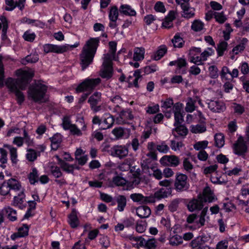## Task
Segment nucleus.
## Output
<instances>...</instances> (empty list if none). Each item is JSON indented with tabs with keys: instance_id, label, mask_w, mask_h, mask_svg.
Wrapping results in <instances>:
<instances>
[{
	"instance_id": "cd10ccee",
	"label": "nucleus",
	"mask_w": 249,
	"mask_h": 249,
	"mask_svg": "<svg viewBox=\"0 0 249 249\" xmlns=\"http://www.w3.org/2000/svg\"><path fill=\"white\" fill-rule=\"evenodd\" d=\"M176 128L173 129L172 133L175 137L177 136L174 133V131H176L177 133L181 136L185 137L188 133L187 128L183 125L181 124L175 126Z\"/></svg>"
},
{
	"instance_id": "6e6d98bb",
	"label": "nucleus",
	"mask_w": 249,
	"mask_h": 249,
	"mask_svg": "<svg viewBox=\"0 0 249 249\" xmlns=\"http://www.w3.org/2000/svg\"><path fill=\"white\" fill-rule=\"evenodd\" d=\"M208 144V142L207 141L198 142L194 144V147L197 150L203 149L207 147Z\"/></svg>"
},
{
	"instance_id": "8fccbe9b",
	"label": "nucleus",
	"mask_w": 249,
	"mask_h": 249,
	"mask_svg": "<svg viewBox=\"0 0 249 249\" xmlns=\"http://www.w3.org/2000/svg\"><path fill=\"white\" fill-rule=\"evenodd\" d=\"M51 172L55 178H59L62 176V173L61 172L59 167L56 166H52Z\"/></svg>"
},
{
	"instance_id": "6ab92c4d",
	"label": "nucleus",
	"mask_w": 249,
	"mask_h": 249,
	"mask_svg": "<svg viewBox=\"0 0 249 249\" xmlns=\"http://www.w3.org/2000/svg\"><path fill=\"white\" fill-rule=\"evenodd\" d=\"M172 194L171 187L162 188L155 193V197L158 199L167 197Z\"/></svg>"
},
{
	"instance_id": "58836bf2",
	"label": "nucleus",
	"mask_w": 249,
	"mask_h": 249,
	"mask_svg": "<svg viewBox=\"0 0 249 249\" xmlns=\"http://www.w3.org/2000/svg\"><path fill=\"white\" fill-rule=\"evenodd\" d=\"M8 194L11 195L10 189L8 184V181L3 182L0 186V195L5 196Z\"/></svg>"
},
{
	"instance_id": "a211bd4d",
	"label": "nucleus",
	"mask_w": 249,
	"mask_h": 249,
	"mask_svg": "<svg viewBox=\"0 0 249 249\" xmlns=\"http://www.w3.org/2000/svg\"><path fill=\"white\" fill-rule=\"evenodd\" d=\"M137 215L141 218H145L151 214L150 209L146 206H141L136 209Z\"/></svg>"
},
{
	"instance_id": "4d7b16f0",
	"label": "nucleus",
	"mask_w": 249,
	"mask_h": 249,
	"mask_svg": "<svg viewBox=\"0 0 249 249\" xmlns=\"http://www.w3.org/2000/svg\"><path fill=\"white\" fill-rule=\"evenodd\" d=\"M130 197L134 202L142 203L143 196L141 194H132L130 195Z\"/></svg>"
},
{
	"instance_id": "1a4fd4ad",
	"label": "nucleus",
	"mask_w": 249,
	"mask_h": 249,
	"mask_svg": "<svg viewBox=\"0 0 249 249\" xmlns=\"http://www.w3.org/2000/svg\"><path fill=\"white\" fill-rule=\"evenodd\" d=\"M110 154L122 159L125 157L128 153V149L122 146L116 145L110 149Z\"/></svg>"
},
{
	"instance_id": "4be33fe9",
	"label": "nucleus",
	"mask_w": 249,
	"mask_h": 249,
	"mask_svg": "<svg viewBox=\"0 0 249 249\" xmlns=\"http://www.w3.org/2000/svg\"><path fill=\"white\" fill-rule=\"evenodd\" d=\"M175 12L174 11H171L168 16L165 18L162 25L166 28H170L173 26V20L175 18Z\"/></svg>"
},
{
	"instance_id": "5fc2aeb1",
	"label": "nucleus",
	"mask_w": 249,
	"mask_h": 249,
	"mask_svg": "<svg viewBox=\"0 0 249 249\" xmlns=\"http://www.w3.org/2000/svg\"><path fill=\"white\" fill-rule=\"evenodd\" d=\"M112 133L114 135L116 139H120L124 136V130L123 128L119 127L113 129Z\"/></svg>"
},
{
	"instance_id": "39448f33",
	"label": "nucleus",
	"mask_w": 249,
	"mask_h": 249,
	"mask_svg": "<svg viewBox=\"0 0 249 249\" xmlns=\"http://www.w3.org/2000/svg\"><path fill=\"white\" fill-rule=\"evenodd\" d=\"M101 80L99 78L95 79H86L83 82L78 85L76 90L77 92H83L84 91H89V93H90L101 83Z\"/></svg>"
},
{
	"instance_id": "e2e57ef3",
	"label": "nucleus",
	"mask_w": 249,
	"mask_h": 249,
	"mask_svg": "<svg viewBox=\"0 0 249 249\" xmlns=\"http://www.w3.org/2000/svg\"><path fill=\"white\" fill-rule=\"evenodd\" d=\"M230 71L229 69L226 66H224L222 67L221 71L220 73V75L221 79H225V80H228V74H230Z\"/></svg>"
},
{
	"instance_id": "20e7f679",
	"label": "nucleus",
	"mask_w": 249,
	"mask_h": 249,
	"mask_svg": "<svg viewBox=\"0 0 249 249\" xmlns=\"http://www.w3.org/2000/svg\"><path fill=\"white\" fill-rule=\"evenodd\" d=\"M188 177L182 173H177L174 183V189L177 192H182L188 190L190 184Z\"/></svg>"
},
{
	"instance_id": "774afa93",
	"label": "nucleus",
	"mask_w": 249,
	"mask_h": 249,
	"mask_svg": "<svg viewBox=\"0 0 249 249\" xmlns=\"http://www.w3.org/2000/svg\"><path fill=\"white\" fill-rule=\"evenodd\" d=\"M154 9L157 12L161 13H164L166 11L163 3L160 1H158L156 3L154 6Z\"/></svg>"
},
{
	"instance_id": "7c9ffc66",
	"label": "nucleus",
	"mask_w": 249,
	"mask_h": 249,
	"mask_svg": "<svg viewBox=\"0 0 249 249\" xmlns=\"http://www.w3.org/2000/svg\"><path fill=\"white\" fill-rule=\"evenodd\" d=\"M133 115L132 114L131 112L129 110H122L120 114V116L117 120L120 123L121 121L123 123V120H131L133 119Z\"/></svg>"
},
{
	"instance_id": "7ed1b4c3",
	"label": "nucleus",
	"mask_w": 249,
	"mask_h": 249,
	"mask_svg": "<svg viewBox=\"0 0 249 249\" xmlns=\"http://www.w3.org/2000/svg\"><path fill=\"white\" fill-rule=\"evenodd\" d=\"M47 88V86L40 81H35L34 83L30 85L28 88V98L33 100L35 102H42Z\"/></svg>"
},
{
	"instance_id": "864d4df0",
	"label": "nucleus",
	"mask_w": 249,
	"mask_h": 249,
	"mask_svg": "<svg viewBox=\"0 0 249 249\" xmlns=\"http://www.w3.org/2000/svg\"><path fill=\"white\" fill-rule=\"evenodd\" d=\"M112 181L117 186H124L126 183V180L124 178L118 176L114 177Z\"/></svg>"
},
{
	"instance_id": "a18cd8bd",
	"label": "nucleus",
	"mask_w": 249,
	"mask_h": 249,
	"mask_svg": "<svg viewBox=\"0 0 249 249\" xmlns=\"http://www.w3.org/2000/svg\"><path fill=\"white\" fill-rule=\"evenodd\" d=\"M209 71L210 76L213 79H215L218 76V70L216 66L212 65L209 67Z\"/></svg>"
},
{
	"instance_id": "2eb2a0df",
	"label": "nucleus",
	"mask_w": 249,
	"mask_h": 249,
	"mask_svg": "<svg viewBox=\"0 0 249 249\" xmlns=\"http://www.w3.org/2000/svg\"><path fill=\"white\" fill-rule=\"evenodd\" d=\"M180 6L183 11L182 14L183 17L190 18L195 16V9L191 7L189 3H181Z\"/></svg>"
},
{
	"instance_id": "dca6fc26",
	"label": "nucleus",
	"mask_w": 249,
	"mask_h": 249,
	"mask_svg": "<svg viewBox=\"0 0 249 249\" xmlns=\"http://www.w3.org/2000/svg\"><path fill=\"white\" fill-rule=\"evenodd\" d=\"M190 244L193 249H210V248L205 244L203 238L199 236L193 240Z\"/></svg>"
},
{
	"instance_id": "ea45409f",
	"label": "nucleus",
	"mask_w": 249,
	"mask_h": 249,
	"mask_svg": "<svg viewBox=\"0 0 249 249\" xmlns=\"http://www.w3.org/2000/svg\"><path fill=\"white\" fill-rule=\"evenodd\" d=\"M182 237L178 234L175 235L171 237L169 240V243L172 246H178L182 244Z\"/></svg>"
},
{
	"instance_id": "13d9d810",
	"label": "nucleus",
	"mask_w": 249,
	"mask_h": 249,
	"mask_svg": "<svg viewBox=\"0 0 249 249\" xmlns=\"http://www.w3.org/2000/svg\"><path fill=\"white\" fill-rule=\"evenodd\" d=\"M114 57L111 54L109 53L105 54L103 65L112 66V59Z\"/></svg>"
},
{
	"instance_id": "bf43d9fd",
	"label": "nucleus",
	"mask_w": 249,
	"mask_h": 249,
	"mask_svg": "<svg viewBox=\"0 0 249 249\" xmlns=\"http://www.w3.org/2000/svg\"><path fill=\"white\" fill-rule=\"evenodd\" d=\"M157 149L160 153H167L169 150V146L164 142L157 145Z\"/></svg>"
},
{
	"instance_id": "f03ea898",
	"label": "nucleus",
	"mask_w": 249,
	"mask_h": 249,
	"mask_svg": "<svg viewBox=\"0 0 249 249\" xmlns=\"http://www.w3.org/2000/svg\"><path fill=\"white\" fill-rule=\"evenodd\" d=\"M99 38H91L86 42L80 54V64L84 71L90 65L99 46Z\"/></svg>"
},
{
	"instance_id": "b1692460",
	"label": "nucleus",
	"mask_w": 249,
	"mask_h": 249,
	"mask_svg": "<svg viewBox=\"0 0 249 249\" xmlns=\"http://www.w3.org/2000/svg\"><path fill=\"white\" fill-rule=\"evenodd\" d=\"M167 48L164 45L160 46L155 53L152 56V58L155 60H160L167 53Z\"/></svg>"
},
{
	"instance_id": "f257e3e1",
	"label": "nucleus",
	"mask_w": 249,
	"mask_h": 249,
	"mask_svg": "<svg viewBox=\"0 0 249 249\" xmlns=\"http://www.w3.org/2000/svg\"><path fill=\"white\" fill-rule=\"evenodd\" d=\"M34 73L31 71H22L17 79L8 78L5 81V85L11 92L14 93L18 104L21 105L25 100L23 93L20 91L24 90L31 81Z\"/></svg>"
},
{
	"instance_id": "052dcab7",
	"label": "nucleus",
	"mask_w": 249,
	"mask_h": 249,
	"mask_svg": "<svg viewBox=\"0 0 249 249\" xmlns=\"http://www.w3.org/2000/svg\"><path fill=\"white\" fill-rule=\"evenodd\" d=\"M73 124H71L70 118L65 117L63 119L62 126L65 130H69Z\"/></svg>"
},
{
	"instance_id": "69168bd1",
	"label": "nucleus",
	"mask_w": 249,
	"mask_h": 249,
	"mask_svg": "<svg viewBox=\"0 0 249 249\" xmlns=\"http://www.w3.org/2000/svg\"><path fill=\"white\" fill-rule=\"evenodd\" d=\"M156 243L154 238L149 239L146 241V248L148 249H155L157 247Z\"/></svg>"
},
{
	"instance_id": "c03bdc74",
	"label": "nucleus",
	"mask_w": 249,
	"mask_h": 249,
	"mask_svg": "<svg viewBox=\"0 0 249 249\" xmlns=\"http://www.w3.org/2000/svg\"><path fill=\"white\" fill-rule=\"evenodd\" d=\"M227 46L228 43L225 41H222L219 44L217 49L218 56H221L223 55L224 52L227 49Z\"/></svg>"
},
{
	"instance_id": "4468645a",
	"label": "nucleus",
	"mask_w": 249,
	"mask_h": 249,
	"mask_svg": "<svg viewBox=\"0 0 249 249\" xmlns=\"http://www.w3.org/2000/svg\"><path fill=\"white\" fill-rule=\"evenodd\" d=\"M203 207V201L201 198L198 196V199H194L190 201L187 205L188 210L190 212L195 210H200Z\"/></svg>"
},
{
	"instance_id": "f8f14e48",
	"label": "nucleus",
	"mask_w": 249,
	"mask_h": 249,
	"mask_svg": "<svg viewBox=\"0 0 249 249\" xmlns=\"http://www.w3.org/2000/svg\"><path fill=\"white\" fill-rule=\"evenodd\" d=\"M8 184L10 189V192L12 195L24 191V189L22 187L20 182L15 178H10L8 180Z\"/></svg>"
},
{
	"instance_id": "37998d69",
	"label": "nucleus",
	"mask_w": 249,
	"mask_h": 249,
	"mask_svg": "<svg viewBox=\"0 0 249 249\" xmlns=\"http://www.w3.org/2000/svg\"><path fill=\"white\" fill-rule=\"evenodd\" d=\"M119 12L116 6L112 7L109 12V19H117L118 18Z\"/></svg>"
},
{
	"instance_id": "c9c22d12",
	"label": "nucleus",
	"mask_w": 249,
	"mask_h": 249,
	"mask_svg": "<svg viewBox=\"0 0 249 249\" xmlns=\"http://www.w3.org/2000/svg\"><path fill=\"white\" fill-rule=\"evenodd\" d=\"M248 42V39L246 38H243L239 44L236 45L232 49V52L235 54H237L239 52L243 51L245 48V45Z\"/></svg>"
},
{
	"instance_id": "de8ad7c7",
	"label": "nucleus",
	"mask_w": 249,
	"mask_h": 249,
	"mask_svg": "<svg viewBox=\"0 0 249 249\" xmlns=\"http://www.w3.org/2000/svg\"><path fill=\"white\" fill-rule=\"evenodd\" d=\"M36 36L35 33H31L29 31H26L23 35V38L24 40L29 42H33L35 40Z\"/></svg>"
},
{
	"instance_id": "79ce46f5",
	"label": "nucleus",
	"mask_w": 249,
	"mask_h": 249,
	"mask_svg": "<svg viewBox=\"0 0 249 249\" xmlns=\"http://www.w3.org/2000/svg\"><path fill=\"white\" fill-rule=\"evenodd\" d=\"M204 27V24L200 20H195L191 26V28L195 32H198L202 30Z\"/></svg>"
},
{
	"instance_id": "603ef678",
	"label": "nucleus",
	"mask_w": 249,
	"mask_h": 249,
	"mask_svg": "<svg viewBox=\"0 0 249 249\" xmlns=\"http://www.w3.org/2000/svg\"><path fill=\"white\" fill-rule=\"evenodd\" d=\"M179 203V199H174L170 203L168 206V209L170 212H174L177 210Z\"/></svg>"
},
{
	"instance_id": "ddd939ff",
	"label": "nucleus",
	"mask_w": 249,
	"mask_h": 249,
	"mask_svg": "<svg viewBox=\"0 0 249 249\" xmlns=\"http://www.w3.org/2000/svg\"><path fill=\"white\" fill-rule=\"evenodd\" d=\"M26 0H18V1L15 2L14 0H5L6 4L9 7H6L5 9L6 11H12L16 7H18L19 10L22 11L25 6Z\"/></svg>"
},
{
	"instance_id": "49530a36",
	"label": "nucleus",
	"mask_w": 249,
	"mask_h": 249,
	"mask_svg": "<svg viewBox=\"0 0 249 249\" xmlns=\"http://www.w3.org/2000/svg\"><path fill=\"white\" fill-rule=\"evenodd\" d=\"M29 228L27 224H23L22 226L18 229V232L19 233L22 237H25L28 235Z\"/></svg>"
},
{
	"instance_id": "0e129e2a",
	"label": "nucleus",
	"mask_w": 249,
	"mask_h": 249,
	"mask_svg": "<svg viewBox=\"0 0 249 249\" xmlns=\"http://www.w3.org/2000/svg\"><path fill=\"white\" fill-rule=\"evenodd\" d=\"M175 122L174 126L181 124L183 121V116L180 113H177L174 114Z\"/></svg>"
},
{
	"instance_id": "f704fd0d",
	"label": "nucleus",
	"mask_w": 249,
	"mask_h": 249,
	"mask_svg": "<svg viewBox=\"0 0 249 249\" xmlns=\"http://www.w3.org/2000/svg\"><path fill=\"white\" fill-rule=\"evenodd\" d=\"M215 145L221 148L225 143L224 136L222 133H217L214 136Z\"/></svg>"
},
{
	"instance_id": "6e6552de",
	"label": "nucleus",
	"mask_w": 249,
	"mask_h": 249,
	"mask_svg": "<svg viewBox=\"0 0 249 249\" xmlns=\"http://www.w3.org/2000/svg\"><path fill=\"white\" fill-rule=\"evenodd\" d=\"M69 48L68 45L57 46L52 44H45L43 46L44 51L46 53L53 52L55 53H63L66 52Z\"/></svg>"
},
{
	"instance_id": "a19ab883",
	"label": "nucleus",
	"mask_w": 249,
	"mask_h": 249,
	"mask_svg": "<svg viewBox=\"0 0 249 249\" xmlns=\"http://www.w3.org/2000/svg\"><path fill=\"white\" fill-rule=\"evenodd\" d=\"M172 42L174 47L181 48L183 46L184 42L183 39L178 35H175L172 39Z\"/></svg>"
},
{
	"instance_id": "338daca9",
	"label": "nucleus",
	"mask_w": 249,
	"mask_h": 249,
	"mask_svg": "<svg viewBox=\"0 0 249 249\" xmlns=\"http://www.w3.org/2000/svg\"><path fill=\"white\" fill-rule=\"evenodd\" d=\"M129 144L131 145L133 151L135 152L137 151L139 149L140 146L139 141L136 138L133 139Z\"/></svg>"
},
{
	"instance_id": "473e14b6",
	"label": "nucleus",
	"mask_w": 249,
	"mask_h": 249,
	"mask_svg": "<svg viewBox=\"0 0 249 249\" xmlns=\"http://www.w3.org/2000/svg\"><path fill=\"white\" fill-rule=\"evenodd\" d=\"M28 179L31 184L34 185L38 181L39 177L37 169L34 168L32 171L28 175Z\"/></svg>"
},
{
	"instance_id": "bb28decb",
	"label": "nucleus",
	"mask_w": 249,
	"mask_h": 249,
	"mask_svg": "<svg viewBox=\"0 0 249 249\" xmlns=\"http://www.w3.org/2000/svg\"><path fill=\"white\" fill-rule=\"evenodd\" d=\"M3 212L5 213L9 220L15 221L17 219L16 211L10 207H5L3 210Z\"/></svg>"
},
{
	"instance_id": "3c124183",
	"label": "nucleus",
	"mask_w": 249,
	"mask_h": 249,
	"mask_svg": "<svg viewBox=\"0 0 249 249\" xmlns=\"http://www.w3.org/2000/svg\"><path fill=\"white\" fill-rule=\"evenodd\" d=\"M214 18L216 21L220 24L223 23L227 20V18L223 12H215Z\"/></svg>"
},
{
	"instance_id": "2f4dec72",
	"label": "nucleus",
	"mask_w": 249,
	"mask_h": 249,
	"mask_svg": "<svg viewBox=\"0 0 249 249\" xmlns=\"http://www.w3.org/2000/svg\"><path fill=\"white\" fill-rule=\"evenodd\" d=\"M145 50L143 48H137L135 49L133 59L136 61H141L144 58Z\"/></svg>"
},
{
	"instance_id": "e433bc0d",
	"label": "nucleus",
	"mask_w": 249,
	"mask_h": 249,
	"mask_svg": "<svg viewBox=\"0 0 249 249\" xmlns=\"http://www.w3.org/2000/svg\"><path fill=\"white\" fill-rule=\"evenodd\" d=\"M38 59L39 58L37 54H30V55H27L24 59L22 60V63L24 65L27 64V63H36L38 61Z\"/></svg>"
},
{
	"instance_id": "a878e982",
	"label": "nucleus",
	"mask_w": 249,
	"mask_h": 249,
	"mask_svg": "<svg viewBox=\"0 0 249 249\" xmlns=\"http://www.w3.org/2000/svg\"><path fill=\"white\" fill-rule=\"evenodd\" d=\"M116 201L117 203V210L119 212L124 211L126 206V197L123 195H120L117 197Z\"/></svg>"
},
{
	"instance_id": "393cba45",
	"label": "nucleus",
	"mask_w": 249,
	"mask_h": 249,
	"mask_svg": "<svg viewBox=\"0 0 249 249\" xmlns=\"http://www.w3.org/2000/svg\"><path fill=\"white\" fill-rule=\"evenodd\" d=\"M14 195V200L12 203V205L17 206L18 204L23 203L25 197L24 191H22V192L15 194Z\"/></svg>"
},
{
	"instance_id": "680f3d73",
	"label": "nucleus",
	"mask_w": 249,
	"mask_h": 249,
	"mask_svg": "<svg viewBox=\"0 0 249 249\" xmlns=\"http://www.w3.org/2000/svg\"><path fill=\"white\" fill-rule=\"evenodd\" d=\"M152 160L151 159H146L143 160L141 162V166L142 170H147L149 168H152L151 167V163Z\"/></svg>"
},
{
	"instance_id": "9b49d317",
	"label": "nucleus",
	"mask_w": 249,
	"mask_h": 249,
	"mask_svg": "<svg viewBox=\"0 0 249 249\" xmlns=\"http://www.w3.org/2000/svg\"><path fill=\"white\" fill-rule=\"evenodd\" d=\"M207 101L209 108L213 112H220L223 111L226 108L225 105L222 102L213 100Z\"/></svg>"
},
{
	"instance_id": "0eeeda50",
	"label": "nucleus",
	"mask_w": 249,
	"mask_h": 249,
	"mask_svg": "<svg viewBox=\"0 0 249 249\" xmlns=\"http://www.w3.org/2000/svg\"><path fill=\"white\" fill-rule=\"evenodd\" d=\"M234 153L238 155H244L247 151V146L242 137L238 138L233 145Z\"/></svg>"
},
{
	"instance_id": "5701e85b",
	"label": "nucleus",
	"mask_w": 249,
	"mask_h": 249,
	"mask_svg": "<svg viewBox=\"0 0 249 249\" xmlns=\"http://www.w3.org/2000/svg\"><path fill=\"white\" fill-rule=\"evenodd\" d=\"M121 14H123L126 16H135L136 15V11L132 9L130 6L125 4L122 5L119 9Z\"/></svg>"
},
{
	"instance_id": "09e8293b",
	"label": "nucleus",
	"mask_w": 249,
	"mask_h": 249,
	"mask_svg": "<svg viewBox=\"0 0 249 249\" xmlns=\"http://www.w3.org/2000/svg\"><path fill=\"white\" fill-rule=\"evenodd\" d=\"M27 152L26 158L29 161H33L36 160L37 155L35 150L32 149H30L27 150Z\"/></svg>"
},
{
	"instance_id": "412c9836",
	"label": "nucleus",
	"mask_w": 249,
	"mask_h": 249,
	"mask_svg": "<svg viewBox=\"0 0 249 249\" xmlns=\"http://www.w3.org/2000/svg\"><path fill=\"white\" fill-rule=\"evenodd\" d=\"M103 68L100 71V76L103 78L108 79L112 76L113 68L112 66L103 65Z\"/></svg>"
},
{
	"instance_id": "aec40b11",
	"label": "nucleus",
	"mask_w": 249,
	"mask_h": 249,
	"mask_svg": "<svg viewBox=\"0 0 249 249\" xmlns=\"http://www.w3.org/2000/svg\"><path fill=\"white\" fill-rule=\"evenodd\" d=\"M51 141V147L52 150H56L59 147L62 142V136L60 134L56 133L53 137L50 138Z\"/></svg>"
},
{
	"instance_id": "f3484780",
	"label": "nucleus",
	"mask_w": 249,
	"mask_h": 249,
	"mask_svg": "<svg viewBox=\"0 0 249 249\" xmlns=\"http://www.w3.org/2000/svg\"><path fill=\"white\" fill-rule=\"evenodd\" d=\"M199 196L203 202H212L214 198L213 193L209 187H206L203 190L202 196L200 195Z\"/></svg>"
},
{
	"instance_id": "c85d7f7f",
	"label": "nucleus",
	"mask_w": 249,
	"mask_h": 249,
	"mask_svg": "<svg viewBox=\"0 0 249 249\" xmlns=\"http://www.w3.org/2000/svg\"><path fill=\"white\" fill-rule=\"evenodd\" d=\"M190 131L195 134L203 133L206 131V126L203 124L192 125L190 126Z\"/></svg>"
},
{
	"instance_id": "4c0bfd02",
	"label": "nucleus",
	"mask_w": 249,
	"mask_h": 249,
	"mask_svg": "<svg viewBox=\"0 0 249 249\" xmlns=\"http://www.w3.org/2000/svg\"><path fill=\"white\" fill-rule=\"evenodd\" d=\"M69 218V222L71 227L72 228L77 227L78 224V220L75 211H72Z\"/></svg>"
},
{
	"instance_id": "9d476101",
	"label": "nucleus",
	"mask_w": 249,
	"mask_h": 249,
	"mask_svg": "<svg viewBox=\"0 0 249 249\" xmlns=\"http://www.w3.org/2000/svg\"><path fill=\"white\" fill-rule=\"evenodd\" d=\"M160 163L163 165L177 166L179 163V160L178 157L175 155L164 156L160 160Z\"/></svg>"
},
{
	"instance_id": "423d86ee",
	"label": "nucleus",
	"mask_w": 249,
	"mask_h": 249,
	"mask_svg": "<svg viewBox=\"0 0 249 249\" xmlns=\"http://www.w3.org/2000/svg\"><path fill=\"white\" fill-rule=\"evenodd\" d=\"M101 99L102 93L98 91L95 92L89 98L88 102L94 112H96L101 109V106H98V104L101 102Z\"/></svg>"
},
{
	"instance_id": "c756f323",
	"label": "nucleus",
	"mask_w": 249,
	"mask_h": 249,
	"mask_svg": "<svg viewBox=\"0 0 249 249\" xmlns=\"http://www.w3.org/2000/svg\"><path fill=\"white\" fill-rule=\"evenodd\" d=\"M114 122V119L112 115H107L105 118L102 122V124L104 125L100 127L101 129H107L111 127L113 124Z\"/></svg>"
},
{
	"instance_id": "72a5a7b5",
	"label": "nucleus",
	"mask_w": 249,
	"mask_h": 249,
	"mask_svg": "<svg viewBox=\"0 0 249 249\" xmlns=\"http://www.w3.org/2000/svg\"><path fill=\"white\" fill-rule=\"evenodd\" d=\"M0 19L3 25L1 38L2 40H5L7 38L6 33L8 28V21L6 18L4 16L1 17Z\"/></svg>"
}]
</instances>
